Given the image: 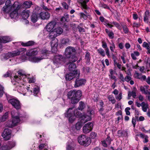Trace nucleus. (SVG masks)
<instances>
[{
    "label": "nucleus",
    "instance_id": "obj_1",
    "mask_svg": "<svg viewBox=\"0 0 150 150\" xmlns=\"http://www.w3.org/2000/svg\"><path fill=\"white\" fill-rule=\"evenodd\" d=\"M82 95V93L80 90H71L67 93L68 98L71 99L72 104L77 103L79 100L80 98Z\"/></svg>",
    "mask_w": 150,
    "mask_h": 150
},
{
    "label": "nucleus",
    "instance_id": "obj_2",
    "mask_svg": "<svg viewBox=\"0 0 150 150\" xmlns=\"http://www.w3.org/2000/svg\"><path fill=\"white\" fill-rule=\"evenodd\" d=\"M75 50L74 47L69 46L65 49L64 54L66 58H69L70 62H74L77 60L75 55Z\"/></svg>",
    "mask_w": 150,
    "mask_h": 150
},
{
    "label": "nucleus",
    "instance_id": "obj_3",
    "mask_svg": "<svg viewBox=\"0 0 150 150\" xmlns=\"http://www.w3.org/2000/svg\"><path fill=\"white\" fill-rule=\"evenodd\" d=\"M21 49L19 50H17L16 51H12V52H8V53L4 54L3 55V57L4 59H7L9 58L13 57H16L20 55L21 51L23 50L26 51L25 49Z\"/></svg>",
    "mask_w": 150,
    "mask_h": 150
},
{
    "label": "nucleus",
    "instance_id": "obj_4",
    "mask_svg": "<svg viewBox=\"0 0 150 150\" xmlns=\"http://www.w3.org/2000/svg\"><path fill=\"white\" fill-rule=\"evenodd\" d=\"M89 140V138L84 135L80 136L78 138L79 143L84 146H88L89 145L91 142Z\"/></svg>",
    "mask_w": 150,
    "mask_h": 150
},
{
    "label": "nucleus",
    "instance_id": "obj_5",
    "mask_svg": "<svg viewBox=\"0 0 150 150\" xmlns=\"http://www.w3.org/2000/svg\"><path fill=\"white\" fill-rule=\"evenodd\" d=\"M13 9L10 14V16L12 18H16L18 16V10L20 8L21 6L18 2H15L13 5Z\"/></svg>",
    "mask_w": 150,
    "mask_h": 150
},
{
    "label": "nucleus",
    "instance_id": "obj_6",
    "mask_svg": "<svg viewBox=\"0 0 150 150\" xmlns=\"http://www.w3.org/2000/svg\"><path fill=\"white\" fill-rule=\"evenodd\" d=\"M80 71L76 70L74 72H71L67 74L65 76V79L67 81H70L74 78L79 77Z\"/></svg>",
    "mask_w": 150,
    "mask_h": 150
},
{
    "label": "nucleus",
    "instance_id": "obj_7",
    "mask_svg": "<svg viewBox=\"0 0 150 150\" xmlns=\"http://www.w3.org/2000/svg\"><path fill=\"white\" fill-rule=\"evenodd\" d=\"M8 102L17 110L20 109L21 107V105L19 101L17 99L12 98L8 100L7 99Z\"/></svg>",
    "mask_w": 150,
    "mask_h": 150
},
{
    "label": "nucleus",
    "instance_id": "obj_8",
    "mask_svg": "<svg viewBox=\"0 0 150 150\" xmlns=\"http://www.w3.org/2000/svg\"><path fill=\"white\" fill-rule=\"evenodd\" d=\"M48 51L46 49H43L42 51V53L43 54V56H42L41 57H34L31 58V59L30 60L33 62H38L41 60L46 58L47 56L46 54L48 53Z\"/></svg>",
    "mask_w": 150,
    "mask_h": 150
},
{
    "label": "nucleus",
    "instance_id": "obj_9",
    "mask_svg": "<svg viewBox=\"0 0 150 150\" xmlns=\"http://www.w3.org/2000/svg\"><path fill=\"white\" fill-rule=\"evenodd\" d=\"M73 108H69L67 112L66 116L69 117V122L72 123L75 120V116L73 115Z\"/></svg>",
    "mask_w": 150,
    "mask_h": 150
},
{
    "label": "nucleus",
    "instance_id": "obj_10",
    "mask_svg": "<svg viewBox=\"0 0 150 150\" xmlns=\"http://www.w3.org/2000/svg\"><path fill=\"white\" fill-rule=\"evenodd\" d=\"M63 29L60 27H58L54 30L53 32L50 33L49 37L50 38H54L59 35L63 32Z\"/></svg>",
    "mask_w": 150,
    "mask_h": 150
},
{
    "label": "nucleus",
    "instance_id": "obj_11",
    "mask_svg": "<svg viewBox=\"0 0 150 150\" xmlns=\"http://www.w3.org/2000/svg\"><path fill=\"white\" fill-rule=\"evenodd\" d=\"M93 125V124L91 122H88L83 127V132L85 133H89L92 130Z\"/></svg>",
    "mask_w": 150,
    "mask_h": 150
},
{
    "label": "nucleus",
    "instance_id": "obj_12",
    "mask_svg": "<svg viewBox=\"0 0 150 150\" xmlns=\"http://www.w3.org/2000/svg\"><path fill=\"white\" fill-rule=\"evenodd\" d=\"M86 80L83 79L79 78V77L76 78L75 80L74 87L76 88L84 85Z\"/></svg>",
    "mask_w": 150,
    "mask_h": 150
},
{
    "label": "nucleus",
    "instance_id": "obj_13",
    "mask_svg": "<svg viewBox=\"0 0 150 150\" xmlns=\"http://www.w3.org/2000/svg\"><path fill=\"white\" fill-rule=\"evenodd\" d=\"M11 114L13 118L12 121L14 120L15 122H16V125L17 124L20 122V118L21 117V115L19 114L18 112L15 113L14 111H12L11 112Z\"/></svg>",
    "mask_w": 150,
    "mask_h": 150
},
{
    "label": "nucleus",
    "instance_id": "obj_14",
    "mask_svg": "<svg viewBox=\"0 0 150 150\" xmlns=\"http://www.w3.org/2000/svg\"><path fill=\"white\" fill-rule=\"evenodd\" d=\"M64 58L61 55H56L54 57L53 62L54 64H60L64 61Z\"/></svg>",
    "mask_w": 150,
    "mask_h": 150
},
{
    "label": "nucleus",
    "instance_id": "obj_15",
    "mask_svg": "<svg viewBox=\"0 0 150 150\" xmlns=\"http://www.w3.org/2000/svg\"><path fill=\"white\" fill-rule=\"evenodd\" d=\"M11 130L8 129H4L3 132L2 134V136L5 140H8L11 137Z\"/></svg>",
    "mask_w": 150,
    "mask_h": 150
},
{
    "label": "nucleus",
    "instance_id": "obj_16",
    "mask_svg": "<svg viewBox=\"0 0 150 150\" xmlns=\"http://www.w3.org/2000/svg\"><path fill=\"white\" fill-rule=\"evenodd\" d=\"M56 23L54 21L49 23L46 26L47 31L48 32H51L50 33L53 32L54 31L53 29Z\"/></svg>",
    "mask_w": 150,
    "mask_h": 150
},
{
    "label": "nucleus",
    "instance_id": "obj_17",
    "mask_svg": "<svg viewBox=\"0 0 150 150\" xmlns=\"http://www.w3.org/2000/svg\"><path fill=\"white\" fill-rule=\"evenodd\" d=\"M39 15L40 18L43 20L47 19L50 16L49 13L47 12H41L40 13Z\"/></svg>",
    "mask_w": 150,
    "mask_h": 150
},
{
    "label": "nucleus",
    "instance_id": "obj_18",
    "mask_svg": "<svg viewBox=\"0 0 150 150\" xmlns=\"http://www.w3.org/2000/svg\"><path fill=\"white\" fill-rule=\"evenodd\" d=\"M13 5L11 6H4L2 8V11L4 13H8L13 10Z\"/></svg>",
    "mask_w": 150,
    "mask_h": 150
},
{
    "label": "nucleus",
    "instance_id": "obj_19",
    "mask_svg": "<svg viewBox=\"0 0 150 150\" xmlns=\"http://www.w3.org/2000/svg\"><path fill=\"white\" fill-rule=\"evenodd\" d=\"M33 5L31 1H25L21 5H20V8H30L31 5Z\"/></svg>",
    "mask_w": 150,
    "mask_h": 150
},
{
    "label": "nucleus",
    "instance_id": "obj_20",
    "mask_svg": "<svg viewBox=\"0 0 150 150\" xmlns=\"http://www.w3.org/2000/svg\"><path fill=\"white\" fill-rule=\"evenodd\" d=\"M11 40V38L8 36H0V43H5Z\"/></svg>",
    "mask_w": 150,
    "mask_h": 150
},
{
    "label": "nucleus",
    "instance_id": "obj_21",
    "mask_svg": "<svg viewBox=\"0 0 150 150\" xmlns=\"http://www.w3.org/2000/svg\"><path fill=\"white\" fill-rule=\"evenodd\" d=\"M30 11L28 10H23L22 12L21 16L24 19H26L29 17Z\"/></svg>",
    "mask_w": 150,
    "mask_h": 150
},
{
    "label": "nucleus",
    "instance_id": "obj_22",
    "mask_svg": "<svg viewBox=\"0 0 150 150\" xmlns=\"http://www.w3.org/2000/svg\"><path fill=\"white\" fill-rule=\"evenodd\" d=\"M74 62H70L69 60L68 64H69V69L70 71H72V72L74 73V71H76V70H75L76 68V65L74 63Z\"/></svg>",
    "mask_w": 150,
    "mask_h": 150
},
{
    "label": "nucleus",
    "instance_id": "obj_23",
    "mask_svg": "<svg viewBox=\"0 0 150 150\" xmlns=\"http://www.w3.org/2000/svg\"><path fill=\"white\" fill-rule=\"evenodd\" d=\"M38 53V52L36 49H31L28 51L26 52L27 56H30L36 55Z\"/></svg>",
    "mask_w": 150,
    "mask_h": 150
},
{
    "label": "nucleus",
    "instance_id": "obj_24",
    "mask_svg": "<svg viewBox=\"0 0 150 150\" xmlns=\"http://www.w3.org/2000/svg\"><path fill=\"white\" fill-rule=\"evenodd\" d=\"M38 13L35 11V13H33L31 16V21L33 23H35L38 19Z\"/></svg>",
    "mask_w": 150,
    "mask_h": 150
},
{
    "label": "nucleus",
    "instance_id": "obj_25",
    "mask_svg": "<svg viewBox=\"0 0 150 150\" xmlns=\"http://www.w3.org/2000/svg\"><path fill=\"white\" fill-rule=\"evenodd\" d=\"M111 141V140L110 137H108L105 140L102 141L103 146L105 147H107L108 144H110Z\"/></svg>",
    "mask_w": 150,
    "mask_h": 150
},
{
    "label": "nucleus",
    "instance_id": "obj_26",
    "mask_svg": "<svg viewBox=\"0 0 150 150\" xmlns=\"http://www.w3.org/2000/svg\"><path fill=\"white\" fill-rule=\"evenodd\" d=\"M73 114L76 117H77L82 118L83 120V115L77 109H76L73 111Z\"/></svg>",
    "mask_w": 150,
    "mask_h": 150
},
{
    "label": "nucleus",
    "instance_id": "obj_27",
    "mask_svg": "<svg viewBox=\"0 0 150 150\" xmlns=\"http://www.w3.org/2000/svg\"><path fill=\"white\" fill-rule=\"evenodd\" d=\"M91 115V111H88L86 115H83V120L87 121L91 120L90 117Z\"/></svg>",
    "mask_w": 150,
    "mask_h": 150
},
{
    "label": "nucleus",
    "instance_id": "obj_28",
    "mask_svg": "<svg viewBox=\"0 0 150 150\" xmlns=\"http://www.w3.org/2000/svg\"><path fill=\"white\" fill-rule=\"evenodd\" d=\"M137 89L136 88H134L133 89V90L132 92L130 91H128V99H130V97L132 96L134 98H135L136 96V91H137Z\"/></svg>",
    "mask_w": 150,
    "mask_h": 150
},
{
    "label": "nucleus",
    "instance_id": "obj_29",
    "mask_svg": "<svg viewBox=\"0 0 150 150\" xmlns=\"http://www.w3.org/2000/svg\"><path fill=\"white\" fill-rule=\"evenodd\" d=\"M15 84L16 85V88L18 92H21V91H23L24 88L23 84H20L18 82L16 83Z\"/></svg>",
    "mask_w": 150,
    "mask_h": 150
},
{
    "label": "nucleus",
    "instance_id": "obj_30",
    "mask_svg": "<svg viewBox=\"0 0 150 150\" xmlns=\"http://www.w3.org/2000/svg\"><path fill=\"white\" fill-rule=\"evenodd\" d=\"M16 122H15L14 121L9 120L8 121L6 124V126L9 127H12L16 125Z\"/></svg>",
    "mask_w": 150,
    "mask_h": 150
},
{
    "label": "nucleus",
    "instance_id": "obj_31",
    "mask_svg": "<svg viewBox=\"0 0 150 150\" xmlns=\"http://www.w3.org/2000/svg\"><path fill=\"white\" fill-rule=\"evenodd\" d=\"M150 16V13L148 10H146L144 15V21L148 23L149 20V17Z\"/></svg>",
    "mask_w": 150,
    "mask_h": 150
},
{
    "label": "nucleus",
    "instance_id": "obj_32",
    "mask_svg": "<svg viewBox=\"0 0 150 150\" xmlns=\"http://www.w3.org/2000/svg\"><path fill=\"white\" fill-rule=\"evenodd\" d=\"M81 8L83 11L84 13L87 15L88 14V12L90 10V8L87 5H86L84 4H82V5H81Z\"/></svg>",
    "mask_w": 150,
    "mask_h": 150
},
{
    "label": "nucleus",
    "instance_id": "obj_33",
    "mask_svg": "<svg viewBox=\"0 0 150 150\" xmlns=\"http://www.w3.org/2000/svg\"><path fill=\"white\" fill-rule=\"evenodd\" d=\"M58 45L57 40V39H54L51 42V45L52 48H56Z\"/></svg>",
    "mask_w": 150,
    "mask_h": 150
},
{
    "label": "nucleus",
    "instance_id": "obj_34",
    "mask_svg": "<svg viewBox=\"0 0 150 150\" xmlns=\"http://www.w3.org/2000/svg\"><path fill=\"white\" fill-rule=\"evenodd\" d=\"M35 42L32 41H29L26 43L22 42L21 45L24 46H30L34 45Z\"/></svg>",
    "mask_w": 150,
    "mask_h": 150
},
{
    "label": "nucleus",
    "instance_id": "obj_35",
    "mask_svg": "<svg viewBox=\"0 0 150 150\" xmlns=\"http://www.w3.org/2000/svg\"><path fill=\"white\" fill-rule=\"evenodd\" d=\"M141 104L142 110L144 112H146L148 108V105L144 102H142Z\"/></svg>",
    "mask_w": 150,
    "mask_h": 150
},
{
    "label": "nucleus",
    "instance_id": "obj_36",
    "mask_svg": "<svg viewBox=\"0 0 150 150\" xmlns=\"http://www.w3.org/2000/svg\"><path fill=\"white\" fill-rule=\"evenodd\" d=\"M69 19V15L67 14L64 15L61 19V21L62 23H64L66 21H67Z\"/></svg>",
    "mask_w": 150,
    "mask_h": 150
},
{
    "label": "nucleus",
    "instance_id": "obj_37",
    "mask_svg": "<svg viewBox=\"0 0 150 150\" xmlns=\"http://www.w3.org/2000/svg\"><path fill=\"white\" fill-rule=\"evenodd\" d=\"M23 74L21 72L18 71L17 74H16V75L14 76V79L15 81H16V79L18 78L19 79H21V76H23Z\"/></svg>",
    "mask_w": 150,
    "mask_h": 150
},
{
    "label": "nucleus",
    "instance_id": "obj_38",
    "mask_svg": "<svg viewBox=\"0 0 150 150\" xmlns=\"http://www.w3.org/2000/svg\"><path fill=\"white\" fill-rule=\"evenodd\" d=\"M118 134H120L122 136L124 137H126L128 136L127 131L126 130H124L122 131L119 130L118 131Z\"/></svg>",
    "mask_w": 150,
    "mask_h": 150
},
{
    "label": "nucleus",
    "instance_id": "obj_39",
    "mask_svg": "<svg viewBox=\"0 0 150 150\" xmlns=\"http://www.w3.org/2000/svg\"><path fill=\"white\" fill-rule=\"evenodd\" d=\"M105 31L110 38L112 39L113 38L114 34L112 31H109L107 29H105Z\"/></svg>",
    "mask_w": 150,
    "mask_h": 150
},
{
    "label": "nucleus",
    "instance_id": "obj_40",
    "mask_svg": "<svg viewBox=\"0 0 150 150\" xmlns=\"http://www.w3.org/2000/svg\"><path fill=\"white\" fill-rule=\"evenodd\" d=\"M85 107L84 103L82 101H81L79 103V106L78 109L80 110H82Z\"/></svg>",
    "mask_w": 150,
    "mask_h": 150
},
{
    "label": "nucleus",
    "instance_id": "obj_41",
    "mask_svg": "<svg viewBox=\"0 0 150 150\" xmlns=\"http://www.w3.org/2000/svg\"><path fill=\"white\" fill-rule=\"evenodd\" d=\"M98 53L99 54L102 56L104 57L105 56V54L104 51L101 48L98 49L97 50Z\"/></svg>",
    "mask_w": 150,
    "mask_h": 150
},
{
    "label": "nucleus",
    "instance_id": "obj_42",
    "mask_svg": "<svg viewBox=\"0 0 150 150\" xmlns=\"http://www.w3.org/2000/svg\"><path fill=\"white\" fill-rule=\"evenodd\" d=\"M69 42V40L67 38H64L61 40V43L64 45L68 44Z\"/></svg>",
    "mask_w": 150,
    "mask_h": 150
},
{
    "label": "nucleus",
    "instance_id": "obj_43",
    "mask_svg": "<svg viewBox=\"0 0 150 150\" xmlns=\"http://www.w3.org/2000/svg\"><path fill=\"white\" fill-rule=\"evenodd\" d=\"M79 14L80 15V16L84 20H87L88 18V17L90 16L89 15H88V14L86 15V14L82 12H81L79 13Z\"/></svg>",
    "mask_w": 150,
    "mask_h": 150
},
{
    "label": "nucleus",
    "instance_id": "obj_44",
    "mask_svg": "<svg viewBox=\"0 0 150 150\" xmlns=\"http://www.w3.org/2000/svg\"><path fill=\"white\" fill-rule=\"evenodd\" d=\"M85 59L86 60L87 62H89L90 59V53L88 51L86 52V55L85 56Z\"/></svg>",
    "mask_w": 150,
    "mask_h": 150
},
{
    "label": "nucleus",
    "instance_id": "obj_45",
    "mask_svg": "<svg viewBox=\"0 0 150 150\" xmlns=\"http://www.w3.org/2000/svg\"><path fill=\"white\" fill-rule=\"evenodd\" d=\"M8 113H5V114L1 118L0 120L1 122H4L6 121L8 117Z\"/></svg>",
    "mask_w": 150,
    "mask_h": 150
},
{
    "label": "nucleus",
    "instance_id": "obj_46",
    "mask_svg": "<svg viewBox=\"0 0 150 150\" xmlns=\"http://www.w3.org/2000/svg\"><path fill=\"white\" fill-rule=\"evenodd\" d=\"M110 101H111L112 104L115 103L116 102V100L112 95L109 96L108 97Z\"/></svg>",
    "mask_w": 150,
    "mask_h": 150
},
{
    "label": "nucleus",
    "instance_id": "obj_47",
    "mask_svg": "<svg viewBox=\"0 0 150 150\" xmlns=\"http://www.w3.org/2000/svg\"><path fill=\"white\" fill-rule=\"evenodd\" d=\"M8 145L9 146V147L10 148V149L14 147L16 145V143L14 141L8 142Z\"/></svg>",
    "mask_w": 150,
    "mask_h": 150
},
{
    "label": "nucleus",
    "instance_id": "obj_48",
    "mask_svg": "<svg viewBox=\"0 0 150 150\" xmlns=\"http://www.w3.org/2000/svg\"><path fill=\"white\" fill-rule=\"evenodd\" d=\"M10 149V148L9 147V146L7 144L2 146L0 148V150H8Z\"/></svg>",
    "mask_w": 150,
    "mask_h": 150
},
{
    "label": "nucleus",
    "instance_id": "obj_49",
    "mask_svg": "<svg viewBox=\"0 0 150 150\" xmlns=\"http://www.w3.org/2000/svg\"><path fill=\"white\" fill-rule=\"evenodd\" d=\"M82 24V23H80L79 25H78L77 28H78L79 31L80 32H85L84 28L80 26Z\"/></svg>",
    "mask_w": 150,
    "mask_h": 150
},
{
    "label": "nucleus",
    "instance_id": "obj_50",
    "mask_svg": "<svg viewBox=\"0 0 150 150\" xmlns=\"http://www.w3.org/2000/svg\"><path fill=\"white\" fill-rule=\"evenodd\" d=\"M39 91V88L37 86L35 88H34L33 89V93L35 95V96L38 94V93Z\"/></svg>",
    "mask_w": 150,
    "mask_h": 150
},
{
    "label": "nucleus",
    "instance_id": "obj_51",
    "mask_svg": "<svg viewBox=\"0 0 150 150\" xmlns=\"http://www.w3.org/2000/svg\"><path fill=\"white\" fill-rule=\"evenodd\" d=\"M4 87L0 84V96H1L4 93Z\"/></svg>",
    "mask_w": 150,
    "mask_h": 150
},
{
    "label": "nucleus",
    "instance_id": "obj_52",
    "mask_svg": "<svg viewBox=\"0 0 150 150\" xmlns=\"http://www.w3.org/2000/svg\"><path fill=\"white\" fill-rule=\"evenodd\" d=\"M82 126V123L80 122H78L76 125V127L77 129H80Z\"/></svg>",
    "mask_w": 150,
    "mask_h": 150
},
{
    "label": "nucleus",
    "instance_id": "obj_53",
    "mask_svg": "<svg viewBox=\"0 0 150 150\" xmlns=\"http://www.w3.org/2000/svg\"><path fill=\"white\" fill-rule=\"evenodd\" d=\"M112 24H113L115 26L117 27L118 29L120 30H121L122 28L120 26V25L119 23L116 22H113L112 23Z\"/></svg>",
    "mask_w": 150,
    "mask_h": 150
},
{
    "label": "nucleus",
    "instance_id": "obj_54",
    "mask_svg": "<svg viewBox=\"0 0 150 150\" xmlns=\"http://www.w3.org/2000/svg\"><path fill=\"white\" fill-rule=\"evenodd\" d=\"M132 79V77L128 75H127L125 78V81H126L127 82H129Z\"/></svg>",
    "mask_w": 150,
    "mask_h": 150
},
{
    "label": "nucleus",
    "instance_id": "obj_55",
    "mask_svg": "<svg viewBox=\"0 0 150 150\" xmlns=\"http://www.w3.org/2000/svg\"><path fill=\"white\" fill-rule=\"evenodd\" d=\"M143 46L144 47H146L147 49L150 48L149 44L146 42H143Z\"/></svg>",
    "mask_w": 150,
    "mask_h": 150
},
{
    "label": "nucleus",
    "instance_id": "obj_56",
    "mask_svg": "<svg viewBox=\"0 0 150 150\" xmlns=\"http://www.w3.org/2000/svg\"><path fill=\"white\" fill-rule=\"evenodd\" d=\"M96 135L97 134L96 133L92 132L91 133L90 137L91 138L93 139L95 138Z\"/></svg>",
    "mask_w": 150,
    "mask_h": 150
},
{
    "label": "nucleus",
    "instance_id": "obj_57",
    "mask_svg": "<svg viewBox=\"0 0 150 150\" xmlns=\"http://www.w3.org/2000/svg\"><path fill=\"white\" fill-rule=\"evenodd\" d=\"M11 72L10 71H8L3 76V77L5 78L9 77L11 75Z\"/></svg>",
    "mask_w": 150,
    "mask_h": 150
},
{
    "label": "nucleus",
    "instance_id": "obj_58",
    "mask_svg": "<svg viewBox=\"0 0 150 150\" xmlns=\"http://www.w3.org/2000/svg\"><path fill=\"white\" fill-rule=\"evenodd\" d=\"M130 109V108L129 107L125 109V111L126 114L127 115H130V112L129 110Z\"/></svg>",
    "mask_w": 150,
    "mask_h": 150
},
{
    "label": "nucleus",
    "instance_id": "obj_59",
    "mask_svg": "<svg viewBox=\"0 0 150 150\" xmlns=\"http://www.w3.org/2000/svg\"><path fill=\"white\" fill-rule=\"evenodd\" d=\"M115 46L113 43L111 44V45L110 46V49L111 51L112 52H114V49L115 48Z\"/></svg>",
    "mask_w": 150,
    "mask_h": 150
},
{
    "label": "nucleus",
    "instance_id": "obj_60",
    "mask_svg": "<svg viewBox=\"0 0 150 150\" xmlns=\"http://www.w3.org/2000/svg\"><path fill=\"white\" fill-rule=\"evenodd\" d=\"M11 1L10 0H7L5 3V6H11Z\"/></svg>",
    "mask_w": 150,
    "mask_h": 150
},
{
    "label": "nucleus",
    "instance_id": "obj_61",
    "mask_svg": "<svg viewBox=\"0 0 150 150\" xmlns=\"http://www.w3.org/2000/svg\"><path fill=\"white\" fill-rule=\"evenodd\" d=\"M141 74H140L138 73H136L134 75H135V78H136L137 79H139V78H140V76H141Z\"/></svg>",
    "mask_w": 150,
    "mask_h": 150
},
{
    "label": "nucleus",
    "instance_id": "obj_62",
    "mask_svg": "<svg viewBox=\"0 0 150 150\" xmlns=\"http://www.w3.org/2000/svg\"><path fill=\"white\" fill-rule=\"evenodd\" d=\"M102 47L103 48L106 49L107 48H108L107 47V44L104 41H102Z\"/></svg>",
    "mask_w": 150,
    "mask_h": 150
},
{
    "label": "nucleus",
    "instance_id": "obj_63",
    "mask_svg": "<svg viewBox=\"0 0 150 150\" xmlns=\"http://www.w3.org/2000/svg\"><path fill=\"white\" fill-rule=\"evenodd\" d=\"M124 32L125 33H127L128 32V30L126 26H124L122 27Z\"/></svg>",
    "mask_w": 150,
    "mask_h": 150
},
{
    "label": "nucleus",
    "instance_id": "obj_64",
    "mask_svg": "<svg viewBox=\"0 0 150 150\" xmlns=\"http://www.w3.org/2000/svg\"><path fill=\"white\" fill-rule=\"evenodd\" d=\"M62 5L64 8L66 9H68V6L67 4L65 2H64L62 3Z\"/></svg>",
    "mask_w": 150,
    "mask_h": 150
}]
</instances>
